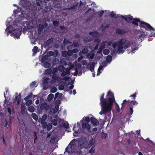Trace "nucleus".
<instances>
[{"label": "nucleus", "instance_id": "7", "mask_svg": "<svg viewBox=\"0 0 155 155\" xmlns=\"http://www.w3.org/2000/svg\"><path fill=\"white\" fill-rule=\"evenodd\" d=\"M87 127H74L73 130L74 131L73 135L77 137L79 134L81 133L83 131V129Z\"/></svg>", "mask_w": 155, "mask_h": 155}, {"label": "nucleus", "instance_id": "48", "mask_svg": "<svg viewBox=\"0 0 155 155\" xmlns=\"http://www.w3.org/2000/svg\"><path fill=\"white\" fill-rule=\"evenodd\" d=\"M36 83L35 81L32 82L30 85V87L31 88H33L35 86Z\"/></svg>", "mask_w": 155, "mask_h": 155}, {"label": "nucleus", "instance_id": "21", "mask_svg": "<svg viewBox=\"0 0 155 155\" xmlns=\"http://www.w3.org/2000/svg\"><path fill=\"white\" fill-rule=\"evenodd\" d=\"M95 65V63L92 62L90 64V70L91 72H93L94 71V68Z\"/></svg>", "mask_w": 155, "mask_h": 155}, {"label": "nucleus", "instance_id": "18", "mask_svg": "<svg viewBox=\"0 0 155 155\" xmlns=\"http://www.w3.org/2000/svg\"><path fill=\"white\" fill-rule=\"evenodd\" d=\"M126 31L124 29H121L120 28H117L116 30V33L122 35Z\"/></svg>", "mask_w": 155, "mask_h": 155}, {"label": "nucleus", "instance_id": "15", "mask_svg": "<svg viewBox=\"0 0 155 155\" xmlns=\"http://www.w3.org/2000/svg\"><path fill=\"white\" fill-rule=\"evenodd\" d=\"M47 26L48 24L46 23H45L44 25L41 24H39L38 25V33H41V32L43 31L44 27H46Z\"/></svg>", "mask_w": 155, "mask_h": 155}, {"label": "nucleus", "instance_id": "8", "mask_svg": "<svg viewBox=\"0 0 155 155\" xmlns=\"http://www.w3.org/2000/svg\"><path fill=\"white\" fill-rule=\"evenodd\" d=\"M149 33L146 32V33H143L140 35L138 38V39H140L141 42L144 39V38L147 37L149 38L150 37L155 36V33L152 32L150 34L148 35Z\"/></svg>", "mask_w": 155, "mask_h": 155}, {"label": "nucleus", "instance_id": "4", "mask_svg": "<svg viewBox=\"0 0 155 155\" xmlns=\"http://www.w3.org/2000/svg\"><path fill=\"white\" fill-rule=\"evenodd\" d=\"M89 116H84L80 122L77 123V126H91L89 124L90 118Z\"/></svg>", "mask_w": 155, "mask_h": 155}, {"label": "nucleus", "instance_id": "46", "mask_svg": "<svg viewBox=\"0 0 155 155\" xmlns=\"http://www.w3.org/2000/svg\"><path fill=\"white\" fill-rule=\"evenodd\" d=\"M54 53L53 51H49L47 53V55L48 56L51 57L54 55Z\"/></svg>", "mask_w": 155, "mask_h": 155}, {"label": "nucleus", "instance_id": "54", "mask_svg": "<svg viewBox=\"0 0 155 155\" xmlns=\"http://www.w3.org/2000/svg\"><path fill=\"white\" fill-rule=\"evenodd\" d=\"M58 68H54L53 69V71H52V73L53 74H56V73L58 71Z\"/></svg>", "mask_w": 155, "mask_h": 155}, {"label": "nucleus", "instance_id": "33", "mask_svg": "<svg viewBox=\"0 0 155 155\" xmlns=\"http://www.w3.org/2000/svg\"><path fill=\"white\" fill-rule=\"evenodd\" d=\"M54 95L52 94H50L48 97V100L49 101H51L53 98Z\"/></svg>", "mask_w": 155, "mask_h": 155}, {"label": "nucleus", "instance_id": "14", "mask_svg": "<svg viewBox=\"0 0 155 155\" xmlns=\"http://www.w3.org/2000/svg\"><path fill=\"white\" fill-rule=\"evenodd\" d=\"M107 42L106 41H103L101 42L99 47V50L97 51V53L98 54H101L102 50L105 47V43Z\"/></svg>", "mask_w": 155, "mask_h": 155}, {"label": "nucleus", "instance_id": "17", "mask_svg": "<svg viewBox=\"0 0 155 155\" xmlns=\"http://www.w3.org/2000/svg\"><path fill=\"white\" fill-rule=\"evenodd\" d=\"M48 107L47 105V104L46 102L43 103L40 106V108L41 110H47L48 109Z\"/></svg>", "mask_w": 155, "mask_h": 155}, {"label": "nucleus", "instance_id": "50", "mask_svg": "<svg viewBox=\"0 0 155 155\" xmlns=\"http://www.w3.org/2000/svg\"><path fill=\"white\" fill-rule=\"evenodd\" d=\"M57 90V88L55 87H52L51 90V92L54 93L56 92Z\"/></svg>", "mask_w": 155, "mask_h": 155}, {"label": "nucleus", "instance_id": "5", "mask_svg": "<svg viewBox=\"0 0 155 155\" xmlns=\"http://www.w3.org/2000/svg\"><path fill=\"white\" fill-rule=\"evenodd\" d=\"M79 145L81 148H84L86 149L89 148L88 140L85 137H82L80 139L79 142Z\"/></svg>", "mask_w": 155, "mask_h": 155}, {"label": "nucleus", "instance_id": "24", "mask_svg": "<svg viewBox=\"0 0 155 155\" xmlns=\"http://www.w3.org/2000/svg\"><path fill=\"white\" fill-rule=\"evenodd\" d=\"M44 67L45 68H49L51 66V64L48 62L45 61L43 62Z\"/></svg>", "mask_w": 155, "mask_h": 155}, {"label": "nucleus", "instance_id": "28", "mask_svg": "<svg viewBox=\"0 0 155 155\" xmlns=\"http://www.w3.org/2000/svg\"><path fill=\"white\" fill-rule=\"evenodd\" d=\"M138 104V103L136 101H133L130 104H128V105L129 106H131L133 108L134 106H136Z\"/></svg>", "mask_w": 155, "mask_h": 155}, {"label": "nucleus", "instance_id": "23", "mask_svg": "<svg viewBox=\"0 0 155 155\" xmlns=\"http://www.w3.org/2000/svg\"><path fill=\"white\" fill-rule=\"evenodd\" d=\"M89 34L92 36H96L98 34V32L97 31H91L89 33Z\"/></svg>", "mask_w": 155, "mask_h": 155}, {"label": "nucleus", "instance_id": "10", "mask_svg": "<svg viewBox=\"0 0 155 155\" xmlns=\"http://www.w3.org/2000/svg\"><path fill=\"white\" fill-rule=\"evenodd\" d=\"M89 116H91L90 117V123L92 126H97L99 125V121L92 114H90Z\"/></svg>", "mask_w": 155, "mask_h": 155}, {"label": "nucleus", "instance_id": "3", "mask_svg": "<svg viewBox=\"0 0 155 155\" xmlns=\"http://www.w3.org/2000/svg\"><path fill=\"white\" fill-rule=\"evenodd\" d=\"M121 18H124L125 20L128 22V20H130L133 21L132 23L137 26L138 25V23L139 22V26L144 28L146 30L148 31H155V29L152 27L149 24L143 21H140L139 18H133V17L131 16L130 17L125 18L124 16L122 15Z\"/></svg>", "mask_w": 155, "mask_h": 155}, {"label": "nucleus", "instance_id": "12", "mask_svg": "<svg viewBox=\"0 0 155 155\" xmlns=\"http://www.w3.org/2000/svg\"><path fill=\"white\" fill-rule=\"evenodd\" d=\"M76 140L75 139H73L70 143L68 146L65 149V151L68 153H71L72 151V146L74 143H75Z\"/></svg>", "mask_w": 155, "mask_h": 155}, {"label": "nucleus", "instance_id": "22", "mask_svg": "<svg viewBox=\"0 0 155 155\" xmlns=\"http://www.w3.org/2000/svg\"><path fill=\"white\" fill-rule=\"evenodd\" d=\"M127 103V100L126 99L124 100L123 101V103L121 104L122 106L121 108V109L122 110V112L123 111V109L125 108Z\"/></svg>", "mask_w": 155, "mask_h": 155}, {"label": "nucleus", "instance_id": "60", "mask_svg": "<svg viewBox=\"0 0 155 155\" xmlns=\"http://www.w3.org/2000/svg\"><path fill=\"white\" fill-rule=\"evenodd\" d=\"M52 123L54 126H56L57 125V120L55 119H53L52 121Z\"/></svg>", "mask_w": 155, "mask_h": 155}, {"label": "nucleus", "instance_id": "52", "mask_svg": "<svg viewBox=\"0 0 155 155\" xmlns=\"http://www.w3.org/2000/svg\"><path fill=\"white\" fill-rule=\"evenodd\" d=\"M67 53L68 55L69 56H71L73 54L72 51V50H68L67 51Z\"/></svg>", "mask_w": 155, "mask_h": 155}, {"label": "nucleus", "instance_id": "45", "mask_svg": "<svg viewBox=\"0 0 155 155\" xmlns=\"http://www.w3.org/2000/svg\"><path fill=\"white\" fill-rule=\"evenodd\" d=\"M27 102L25 103V105L26 106H30L32 103V101L30 100L26 101Z\"/></svg>", "mask_w": 155, "mask_h": 155}, {"label": "nucleus", "instance_id": "59", "mask_svg": "<svg viewBox=\"0 0 155 155\" xmlns=\"http://www.w3.org/2000/svg\"><path fill=\"white\" fill-rule=\"evenodd\" d=\"M116 111L118 113H119L120 112V107H119V105L117 104H116Z\"/></svg>", "mask_w": 155, "mask_h": 155}, {"label": "nucleus", "instance_id": "31", "mask_svg": "<svg viewBox=\"0 0 155 155\" xmlns=\"http://www.w3.org/2000/svg\"><path fill=\"white\" fill-rule=\"evenodd\" d=\"M112 59V57L111 56L109 55L107 57L106 61L107 62H110Z\"/></svg>", "mask_w": 155, "mask_h": 155}, {"label": "nucleus", "instance_id": "27", "mask_svg": "<svg viewBox=\"0 0 155 155\" xmlns=\"http://www.w3.org/2000/svg\"><path fill=\"white\" fill-rule=\"evenodd\" d=\"M48 58V56L47 55H45L42 56L41 59V61L42 62H45V61H46Z\"/></svg>", "mask_w": 155, "mask_h": 155}, {"label": "nucleus", "instance_id": "62", "mask_svg": "<svg viewBox=\"0 0 155 155\" xmlns=\"http://www.w3.org/2000/svg\"><path fill=\"white\" fill-rule=\"evenodd\" d=\"M69 77L68 76H65L63 77L62 80L63 81H68L69 79Z\"/></svg>", "mask_w": 155, "mask_h": 155}, {"label": "nucleus", "instance_id": "26", "mask_svg": "<svg viewBox=\"0 0 155 155\" xmlns=\"http://www.w3.org/2000/svg\"><path fill=\"white\" fill-rule=\"evenodd\" d=\"M52 72V70L51 68H48L45 70V74L46 75H49Z\"/></svg>", "mask_w": 155, "mask_h": 155}, {"label": "nucleus", "instance_id": "49", "mask_svg": "<svg viewBox=\"0 0 155 155\" xmlns=\"http://www.w3.org/2000/svg\"><path fill=\"white\" fill-rule=\"evenodd\" d=\"M32 97V94L31 93V94H29L28 96H27L26 97H25L24 98V100L25 101H27L29 100V99H30Z\"/></svg>", "mask_w": 155, "mask_h": 155}, {"label": "nucleus", "instance_id": "16", "mask_svg": "<svg viewBox=\"0 0 155 155\" xmlns=\"http://www.w3.org/2000/svg\"><path fill=\"white\" fill-rule=\"evenodd\" d=\"M58 126H69V124L68 122L64 121L63 119L62 120H60Z\"/></svg>", "mask_w": 155, "mask_h": 155}, {"label": "nucleus", "instance_id": "38", "mask_svg": "<svg viewBox=\"0 0 155 155\" xmlns=\"http://www.w3.org/2000/svg\"><path fill=\"white\" fill-rule=\"evenodd\" d=\"M52 76V78L54 80L56 81L58 80L59 78V77L57 74H53Z\"/></svg>", "mask_w": 155, "mask_h": 155}, {"label": "nucleus", "instance_id": "34", "mask_svg": "<svg viewBox=\"0 0 155 155\" xmlns=\"http://www.w3.org/2000/svg\"><path fill=\"white\" fill-rule=\"evenodd\" d=\"M38 50V48L36 46H35L32 50L33 54H36Z\"/></svg>", "mask_w": 155, "mask_h": 155}, {"label": "nucleus", "instance_id": "43", "mask_svg": "<svg viewBox=\"0 0 155 155\" xmlns=\"http://www.w3.org/2000/svg\"><path fill=\"white\" fill-rule=\"evenodd\" d=\"M52 22L54 25L55 27H58L59 23V22L57 21H53Z\"/></svg>", "mask_w": 155, "mask_h": 155}, {"label": "nucleus", "instance_id": "63", "mask_svg": "<svg viewBox=\"0 0 155 155\" xmlns=\"http://www.w3.org/2000/svg\"><path fill=\"white\" fill-rule=\"evenodd\" d=\"M116 15V14L115 13H114L113 12H112L110 15V16L112 18H116L117 17L115 16Z\"/></svg>", "mask_w": 155, "mask_h": 155}, {"label": "nucleus", "instance_id": "25", "mask_svg": "<svg viewBox=\"0 0 155 155\" xmlns=\"http://www.w3.org/2000/svg\"><path fill=\"white\" fill-rule=\"evenodd\" d=\"M26 107L24 105L22 104L21 105V112L22 114H25Z\"/></svg>", "mask_w": 155, "mask_h": 155}, {"label": "nucleus", "instance_id": "51", "mask_svg": "<svg viewBox=\"0 0 155 155\" xmlns=\"http://www.w3.org/2000/svg\"><path fill=\"white\" fill-rule=\"evenodd\" d=\"M103 67H104L103 66H102V65H100L99 66V67L98 68V71H97L98 72L97 74V76L98 75L100 74V73H99V71L100 70H101L103 69Z\"/></svg>", "mask_w": 155, "mask_h": 155}, {"label": "nucleus", "instance_id": "44", "mask_svg": "<svg viewBox=\"0 0 155 155\" xmlns=\"http://www.w3.org/2000/svg\"><path fill=\"white\" fill-rule=\"evenodd\" d=\"M110 26V24H107L105 26H103V25H102V31H105V28H108Z\"/></svg>", "mask_w": 155, "mask_h": 155}, {"label": "nucleus", "instance_id": "1", "mask_svg": "<svg viewBox=\"0 0 155 155\" xmlns=\"http://www.w3.org/2000/svg\"><path fill=\"white\" fill-rule=\"evenodd\" d=\"M104 94H102L100 97V104L101 107V110L100 112L101 115L104 114V118H106V114L110 112L112 108L113 103L115 102L114 94L111 91H108L106 97L107 99L104 98Z\"/></svg>", "mask_w": 155, "mask_h": 155}, {"label": "nucleus", "instance_id": "2", "mask_svg": "<svg viewBox=\"0 0 155 155\" xmlns=\"http://www.w3.org/2000/svg\"><path fill=\"white\" fill-rule=\"evenodd\" d=\"M133 45L135 46L136 43H134L133 42L130 41L129 40L124 38H122L119 40L117 42L113 43L112 44V46L114 49L118 46V49L117 52L119 54L123 53L124 51L123 49H126L129 47L130 45Z\"/></svg>", "mask_w": 155, "mask_h": 155}, {"label": "nucleus", "instance_id": "30", "mask_svg": "<svg viewBox=\"0 0 155 155\" xmlns=\"http://www.w3.org/2000/svg\"><path fill=\"white\" fill-rule=\"evenodd\" d=\"M73 67V65H72L69 68H67L65 70V72L67 74H70V70L72 69V68Z\"/></svg>", "mask_w": 155, "mask_h": 155}, {"label": "nucleus", "instance_id": "53", "mask_svg": "<svg viewBox=\"0 0 155 155\" xmlns=\"http://www.w3.org/2000/svg\"><path fill=\"white\" fill-rule=\"evenodd\" d=\"M79 46V45L77 42H73L71 46H73L74 48H77Z\"/></svg>", "mask_w": 155, "mask_h": 155}, {"label": "nucleus", "instance_id": "58", "mask_svg": "<svg viewBox=\"0 0 155 155\" xmlns=\"http://www.w3.org/2000/svg\"><path fill=\"white\" fill-rule=\"evenodd\" d=\"M104 13V11L103 10H102L101 11H100L98 13V14L100 17H101L102 16Z\"/></svg>", "mask_w": 155, "mask_h": 155}, {"label": "nucleus", "instance_id": "40", "mask_svg": "<svg viewBox=\"0 0 155 155\" xmlns=\"http://www.w3.org/2000/svg\"><path fill=\"white\" fill-rule=\"evenodd\" d=\"M62 95V94L61 93H60L58 92L56 93L55 94L54 99H56L58 97L59 98L61 97Z\"/></svg>", "mask_w": 155, "mask_h": 155}, {"label": "nucleus", "instance_id": "29", "mask_svg": "<svg viewBox=\"0 0 155 155\" xmlns=\"http://www.w3.org/2000/svg\"><path fill=\"white\" fill-rule=\"evenodd\" d=\"M88 52V49L87 48H84L82 51V52H80V54L81 53V52L84 54H87Z\"/></svg>", "mask_w": 155, "mask_h": 155}, {"label": "nucleus", "instance_id": "64", "mask_svg": "<svg viewBox=\"0 0 155 155\" xmlns=\"http://www.w3.org/2000/svg\"><path fill=\"white\" fill-rule=\"evenodd\" d=\"M64 86L63 85H60L58 87V89L59 90H62L64 89Z\"/></svg>", "mask_w": 155, "mask_h": 155}, {"label": "nucleus", "instance_id": "47", "mask_svg": "<svg viewBox=\"0 0 155 155\" xmlns=\"http://www.w3.org/2000/svg\"><path fill=\"white\" fill-rule=\"evenodd\" d=\"M92 41V40L90 38L89 39L87 38H86L84 39V41L85 43L90 42Z\"/></svg>", "mask_w": 155, "mask_h": 155}, {"label": "nucleus", "instance_id": "20", "mask_svg": "<svg viewBox=\"0 0 155 155\" xmlns=\"http://www.w3.org/2000/svg\"><path fill=\"white\" fill-rule=\"evenodd\" d=\"M133 42L136 43L135 42ZM137 44L136 43V45L135 46L133 45H131L129 46V47L130 46V47L132 48V51H131V53L132 54H133V53H134L135 52V51L136 50H138V48L137 47H136V46L137 45Z\"/></svg>", "mask_w": 155, "mask_h": 155}, {"label": "nucleus", "instance_id": "19", "mask_svg": "<svg viewBox=\"0 0 155 155\" xmlns=\"http://www.w3.org/2000/svg\"><path fill=\"white\" fill-rule=\"evenodd\" d=\"M88 143L89 144V148H90L91 146L95 147V146L96 141L94 139H91L89 141Z\"/></svg>", "mask_w": 155, "mask_h": 155}, {"label": "nucleus", "instance_id": "36", "mask_svg": "<svg viewBox=\"0 0 155 155\" xmlns=\"http://www.w3.org/2000/svg\"><path fill=\"white\" fill-rule=\"evenodd\" d=\"M53 42V40L52 38L48 39L45 42L46 45H48L49 44L52 43Z\"/></svg>", "mask_w": 155, "mask_h": 155}, {"label": "nucleus", "instance_id": "35", "mask_svg": "<svg viewBox=\"0 0 155 155\" xmlns=\"http://www.w3.org/2000/svg\"><path fill=\"white\" fill-rule=\"evenodd\" d=\"M58 70L60 71H64L65 69V68L62 65H60L59 66L58 68Z\"/></svg>", "mask_w": 155, "mask_h": 155}, {"label": "nucleus", "instance_id": "11", "mask_svg": "<svg viewBox=\"0 0 155 155\" xmlns=\"http://www.w3.org/2000/svg\"><path fill=\"white\" fill-rule=\"evenodd\" d=\"M20 2L22 7L24 8H28L31 5V2L29 0H21Z\"/></svg>", "mask_w": 155, "mask_h": 155}, {"label": "nucleus", "instance_id": "41", "mask_svg": "<svg viewBox=\"0 0 155 155\" xmlns=\"http://www.w3.org/2000/svg\"><path fill=\"white\" fill-rule=\"evenodd\" d=\"M28 110L31 112H33L35 110V109L33 106H30L28 108Z\"/></svg>", "mask_w": 155, "mask_h": 155}, {"label": "nucleus", "instance_id": "42", "mask_svg": "<svg viewBox=\"0 0 155 155\" xmlns=\"http://www.w3.org/2000/svg\"><path fill=\"white\" fill-rule=\"evenodd\" d=\"M110 53V51L108 49H105L103 50V53L104 55H107Z\"/></svg>", "mask_w": 155, "mask_h": 155}, {"label": "nucleus", "instance_id": "6", "mask_svg": "<svg viewBox=\"0 0 155 155\" xmlns=\"http://www.w3.org/2000/svg\"><path fill=\"white\" fill-rule=\"evenodd\" d=\"M9 33L13 34L14 36L16 37L18 39H19L20 36L22 33L21 31L18 28L13 30V31H9L7 33V36L8 35Z\"/></svg>", "mask_w": 155, "mask_h": 155}, {"label": "nucleus", "instance_id": "61", "mask_svg": "<svg viewBox=\"0 0 155 155\" xmlns=\"http://www.w3.org/2000/svg\"><path fill=\"white\" fill-rule=\"evenodd\" d=\"M8 113L9 114H11V109L10 107H8L6 109Z\"/></svg>", "mask_w": 155, "mask_h": 155}, {"label": "nucleus", "instance_id": "55", "mask_svg": "<svg viewBox=\"0 0 155 155\" xmlns=\"http://www.w3.org/2000/svg\"><path fill=\"white\" fill-rule=\"evenodd\" d=\"M137 94V93L136 92L134 93L133 94L131 95L130 97H132V99L133 100H135V97H136Z\"/></svg>", "mask_w": 155, "mask_h": 155}, {"label": "nucleus", "instance_id": "56", "mask_svg": "<svg viewBox=\"0 0 155 155\" xmlns=\"http://www.w3.org/2000/svg\"><path fill=\"white\" fill-rule=\"evenodd\" d=\"M62 55L64 57H66L68 55L67 52L66 51H63L62 52Z\"/></svg>", "mask_w": 155, "mask_h": 155}, {"label": "nucleus", "instance_id": "13", "mask_svg": "<svg viewBox=\"0 0 155 155\" xmlns=\"http://www.w3.org/2000/svg\"><path fill=\"white\" fill-rule=\"evenodd\" d=\"M133 112V109L132 107L130 106H129L127 110V113L126 115V117H127L128 118H130L131 115H132Z\"/></svg>", "mask_w": 155, "mask_h": 155}, {"label": "nucleus", "instance_id": "57", "mask_svg": "<svg viewBox=\"0 0 155 155\" xmlns=\"http://www.w3.org/2000/svg\"><path fill=\"white\" fill-rule=\"evenodd\" d=\"M100 42L101 40L99 38L95 39L94 40V42L97 43V44H98L99 45Z\"/></svg>", "mask_w": 155, "mask_h": 155}, {"label": "nucleus", "instance_id": "32", "mask_svg": "<svg viewBox=\"0 0 155 155\" xmlns=\"http://www.w3.org/2000/svg\"><path fill=\"white\" fill-rule=\"evenodd\" d=\"M95 152V148L94 146H92L88 150V152L90 153H93Z\"/></svg>", "mask_w": 155, "mask_h": 155}, {"label": "nucleus", "instance_id": "39", "mask_svg": "<svg viewBox=\"0 0 155 155\" xmlns=\"http://www.w3.org/2000/svg\"><path fill=\"white\" fill-rule=\"evenodd\" d=\"M31 116L35 120L37 121L38 120V117L36 114L33 113L31 114Z\"/></svg>", "mask_w": 155, "mask_h": 155}, {"label": "nucleus", "instance_id": "9", "mask_svg": "<svg viewBox=\"0 0 155 155\" xmlns=\"http://www.w3.org/2000/svg\"><path fill=\"white\" fill-rule=\"evenodd\" d=\"M47 118V115L44 114L42 118H40L39 119L38 121L40 122H41V124H42V126H52L51 124H49V125H47V123L45 121Z\"/></svg>", "mask_w": 155, "mask_h": 155}, {"label": "nucleus", "instance_id": "37", "mask_svg": "<svg viewBox=\"0 0 155 155\" xmlns=\"http://www.w3.org/2000/svg\"><path fill=\"white\" fill-rule=\"evenodd\" d=\"M98 121H99V125L100 124V126H102L104 125L106 122V121L105 120H103L101 119H99V120Z\"/></svg>", "mask_w": 155, "mask_h": 155}]
</instances>
